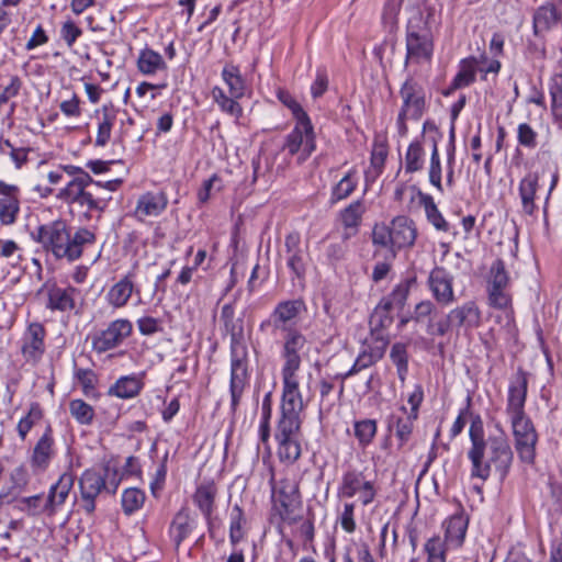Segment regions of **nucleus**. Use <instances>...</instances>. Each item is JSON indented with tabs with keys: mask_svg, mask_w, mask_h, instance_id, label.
<instances>
[{
	"mask_svg": "<svg viewBox=\"0 0 562 562\" xmlns=\"http://www.w3.org/2000/svg\"><path fill=\"white\" fill-rule=\"evenodd\" d=\"M469 436L471 448L468 458L471 461V476L486 481L494 469L499 480H504L512 467L514 453L504 434L485 438L480 416L472 419Z\"/></svg>",
	"mask_w": 562,
	"mask_h": 562,
	"instance_id": "f257e3e1",
	"label": "nucleus"
},
{
	"mask_svg": "<svg viewBox=\"0 0 562 562\" xmlns=\"http://www.w3.org/2000/svg\"><path fill=\"white\" fill-rule=\"evenodd\" d=\"M92 183H94V180L90 175L76 177L58 192L57 198L67 204H77L81 207H86L87 212L95 210L101 213L106 207V203L111 200V196L88 191L87 188L92 186ZM86 216H89L88 213H86Z\"/></svg>",
	"mask_w": 562,
	"mask_h": 562,
	"instance_id": "f03ea898",
	"label": "nucleus"
},
{
	"mask_svg": "<svg viewBox=\"0 0 562 562\" xmlns=\"http://www.w3.org/2000/svg\"><path fill=\"white\" fill-rule=\"evenodd\" d=\"M304 404L299 387L283 386L281 417L278 423L277 438L299 437L301 430V413Z\"/></svg>",
	"mask_w": 562,
	"mask_h": 562,
	"instance_id": "7ed1b4c3",
	"label": "nucleus"
},
{
	"mask_svg": "<svg viewBox=\"0 0 562 562\" xmlns=\"http://www.w3.org/2000/svg\"><path fill=\"white\" fill-rule=\"evenodd\" d=\"M422 24H425L423 14L416 11L407 24L405 66L408 63L419 64L431 59L434 50L431 34L423 29Z\"/></svg>",
	"mask_w": 562,
	"mask_h": 562,
	"instance_id": "20e7f679",
	"label": "nucleus"
},
{
	"mask_svg": "<svg viewBox=\"0 0 562 562\" xmlns=\"http://www.w3.org/2000/svg\"><path fill=\"white\" fill-rule=\"evenodd\" d=\"M400 94L403 105L397 117V130L404 136L407 133L406 120H419L425 111V92L420 85L408 79L402 86Z\"/></svg>",
	"mask_w": 562,
	"mask_h": 562,
	"instance_id": "39448f33",
	"label": "nucleus"
},
{
	"mask_svg": "<svg viewBox=\"0 0 562 562\" xmlns=\"http://www.w3.org/2000/svg\"><path fill=\"white\" fill-rule=\"evenodd\" d=\"M305 337L297 330H289L283 344L282 357L284 363L282 367L283 386L299 387L296 372L301 367V357L299 351L305 346Z\"/></svg>",
	"mask_w": 562,
	"mask_h": 562,
	"instance_id": "423d86ee",
	"label": "nucleus"
},
{
	"mask_svg": "<svg viewBox=\"0 0 562 562\" xmlns=\"http://www.w3.org/2000/svg\"><path fill=\"white\" fill-rule=\"evenodd\" d=\"M510 422L519 459L528 464L533 463L538 436L531 420L524 414L512 416Z\"/></svg>",
	"mask_w": 562,
	"mask_h": 562,
	"instance_id": "0eeeda50",
	"label": "nucleus"
},
{
	"mask_svg": "<svg viewBox=\"0 0 562 562\" xmlns=\"http://www.w3.org/2000/svg\"><path fill=\"white\" fill-rule=\"evenodd\" d=\"M34 238L46 250L52 251L56 258H65L69 241V229L66 222L58 220L40 226Z\"/></svg>",
	"mask_w": 562,
	"mask_h": 562,
	"instance_id": "6e6552de",
	"label": "nucleus"
},
{
	"mask_svg": "<svg viewBox=\"0 0 562 562\" xmlns=\"http://www.w3.org/2000/svg\"><path fill=\"white\" fill-rule=\"evenodd\" d=\"M111 467H104L103 473L94 470H86L80 480V495L82 508L87 514H92L95 509V498L106 487V479L110 477Z\"/></svg>",
	"mask_w": 562,
	"mask_h": 562,
	"instance_id": "1a4fd4ad",
	"label": "nucleus"
},
{
	"mask_svg": "<svg viewBox=\"0 0 562 562\" xmlns=\"http://www.w3.org/2000/svg\"><path fill=\"white\" fill-rule=\"evenodd\" d=\"M284 149L290 155H295L302 151L301 159H306L315 149V135L313 125L308 120L296 121L293 131L286 136Z\"/></svg>",
	"mask_w": 562,
	"mask_h": 562,
	"instance_id": "9d476101",
	"label": "nucleus"
},
{
	"mask_svg": "<svg viewBox=\"0 0 562 562\" xmlns=\"http://www.w3.org/2000/svg\"><path fill=\"white\" fill-rule=\"evenodd\" d=\"M220 318L224 325L225 333L231 337V353L240 355L248 351L244 334V318L241 316L236 317L232 303L225 304L222 307Z\"/></svg>",
	"mask_w": 562,
	"mask_h": 562,
	"instance_id": "9b49d317",
	"label": "nucleus"
},
{
	"mask_svg": "<svg viewBox=\"0 0 562 562\" xmlns=\"http://www.w3.org/2000/svg\"><path fill=\"white\" fill-rule=\"evenodd\" d=\"M231 357L229 391L232 396V408L233 411H236L248 380V351L241 352L240 355L231 353Z\"/></svg>",
	"mask_w": 562,
	"mask_h": 562,
	"instance_id": "f8f14e48",
	"label": "nucleus"
},
{
	"mask_svg": "<svg viewBox=\"0 0 562 562\" xmlns=\"http://www.w3.org/2000/svg\"><path fill=\"white\" fill-rule=\"evenodd\" d=\"M131 331L132 324L127 319H116L93 338V349L99 353L105 352L122 342L124 338L130 336Z\"/></svg>",
	"mask_w": 562,
	"mask_h": 562,
	"instance_id": "ddd939ff",
	"label": "nucleus"
},
{
	"mask_svg": "<svg viewBox=\"0 0 562 562\" xmlns=\"http://www.w3.org/2000/svg\"><path fill=\"white\" fill-rule=\"evenodd\" d=\"M75 477L72 473L65 472L59 480L49 488L48 495L44 501V510L47 517L55 516L65 504L74 486Z\"/></svg>",
	"mask_w": 562,
	"mask_h": 562,
	"instance_id": "4468645a",
	"label": "nucleus"
},
{
	"mask_svg": "<svg viewBox=\"0 0 562 562\" xmlns=\"http://www.w3.org/2000/svg\"><path fill=\"white\" fill-rule=\"evenodd\" d=\"M75 477L72 473L65 472L59 480L49 488L48 495L44 501V510L47 517L55 516L65 504L74 486Z\"/></svg>",
	"mask_w": 562,
	"mask_h": 562,
	"instance_id": "2eb2a0df",
	"label": "nucleus"
},
{
	"mask_svg": "<svg viewBox=\"0 0 562 562\" xmlns=\"http://www.w3.org/2000/svg\"><path fill=\"white\" fill-rule=\"evenodd\" d=\"M75 477L72 473L65 472L59 480L49 488L48 495L44 501V510L47 517L55 516L65 504L74 486Z\"/></svg>",
	"mask_w": 562,
	"mask_h": 562,
	"instance_id": "dca6fc26",
	"label": "nucleus"
},
{
	"mask_svg": "<svg viewBox=\"0 0 562 562\" xmlns=\"http://www.w3.org/2000/svg\"><path fill=\"white\" fill-rule=\"evenodd\" d=\"M46 330L40 323L29 325L21 347V352L27 362L37 363L45 352L44 338Z\"/></svg>",
	"mask_w": 562,
	"mask_h": 562,
	"instance_id": "f3484780",
	"label": "nucleus"
},
{
	"mask_svg": "<svg viewBox=\"0 0 562 562\" xmlns=\"http://www.w3.org/2000/svg\"><path fill=\"white\" fill-rule=\"evenodd\" d=\"M453 278L442 267H436L429 274L428 284L436 301L448 305L454 301Z\"/></svg>",
	"mask_w": 562,
	"mask_h": 562,
	"instance_id": "a211bd4d",
	"label": "nucleus"
},
{
	"mask_svg": "<svg viewBox=\"0 0 562 562\" xmlns=\"http://www.w3.org/2000/svg\"><path fill=\"white\" fill-rule=\"evenodd\" d=\"M284 247L288 267L297 278H301L306 271L307 254L301 246L299 233H290L286 235Z\"/></svg>",
	"mask_w": 562,
	"mask_h": 562,
	"instance_id": "6ab92c4d",
	"label": "nucleus"
},
{
	"mask_svg": "<svg viewBox=\"0 0 562 562\" xmlns=\"http://www.w3.org/2000/svg\"><path fill=\"white\" fill-rule=\"evenodd\" d=\"M305 311V304L302 300H289L280 302L271 314L274 328L288 329L293 325L295 318Z\"/></svg>",
	"mask_w": 562,
	"mask_h": 562,
	"instance_id": "aec40b11",
	"label": "nucleus"
},
{
	"mask_svg": "<svg viewBox=\"0 0 562 562\" xmlns=\"http://www.w3.org/2000/svg\"><path fill=\"white\" fill-rule=\"evenodd\" d=\"M390 228L395 254L401 248L414 245L416 228L412 220L406 216H397L391 222Z\"/></svg>",
	"mask_w": 562,
	"mask_h": 562,
	"instance_id": "412c9836",
	"label": "nucleus"
},
{
	"mask_svg": "<svg viewBox=\"0 0 562 562\" xmlns=\"http://www.w3.org/2000/svg\"><path fill=\"white\" fill-rule=\"evenodd\" d=\"M167 204L168 199L164 192H147L139 196L134 215L138 221H144L147 216H158Z\"/></svg>",
	"mask_w": 562,
	"mask_h": 562,
	"instance_id": "4be33fe9",
	"label": "nucleus"
},
{
	"mask_svg": "<svg viewBox=\"0 0 562 562\" xmlns=\"http://www.w3.org/2000/svg\"><path fill=\"white\" fill-rule=\"evenodd\" d=\"M216 494L217 490L215 485L210 483L200 485L192 496L193 503L201 510L202 515L206 520L210 533L213 532L214 524L212 514L214 510Z\"/></svg>",
	"mask_w": 562,
	"mask_h": 562,
	"instance_id": "5701e85b",
	"label": "nucleus"
},
{
	"mask_svg": "<svg viewBox=\"0 0 562 562\" xmlns=\"http://www.w3.org/2000/svg\"><path fill=\"white\" fill-rule=\"evenodd\" d=\"M528 381L524 372L517 374L516 381L509 386L506 412L512 416L524 415Z\"/></svg>",
	"mask_w": 562,
	"mask_h": 562,
	"instance_id": "b1692460",
	"label": "nucleus"
},
{
	"mask_svg": "<svg viewBox=\"0 0 562 562\" xmlns=\"http://www.w3.org/2000/svg\"><path fill=\"white\" fill-rule=\"evenodd\" d=\"M538 189L539 176L537 172H528L519 182L518 191L521 207L522 212L527 215H533L537 211L535 199Z\"/></svg>",
	"mask_w": 562,
	"mask_h": 562,
	"instance_id": "393cba45",
	"label": "nucleus"
},
{
	"mask_svg": "<svg viewBox=\"0 0 562 562\" xmlns=\"http://www.w3.org/2000/svg\"><path fill=\"white\" fill-rule=\"evenodd\" d=\"M449 323L453 327H476L480 324L481 313L474 302H467L448 313Z\"/></svg>",
	"mask_w": 562,
	"mask_h": 562,
	"instance_id": "a878e982",
	"label": "nucleus"
},
{
	"mask_svg": "<svg viewBox=\"0 0 562 562\" xmlns=\"http://www.w3.org/2000/svg\"><path fill=\"white\" fill-rule=\"evenodd\" d=\"M94 243L95 234L86 227H79L74 234L69 233L65 259L69 261L79 259L82 256L83 249Z\"/></svg>",
	"mask_w": 562,
	"mask_h": 562,
	"instance_id": "bb28decb",
	"label": "nucleus"
},
{
	"mask_svg": "<svg viewBox=\"0 0 562 562\" xmlns=\"http://www.w3.org/2000/svg\"><path fill=\"white\" fill-rule=\"evenodd\" d=\"M53 445L54 439L52 436V429L50 427H47L46 431L40 438L33 449V454L31 458V464L33 468L45 470L48 467L54 454Z\"/></svg>",
	"mask_w": 562,
	"mask_h": 562,
	"instance_id": "cd10ccee",
	"label": "nucleus"
},
{
	"mask_svg": "<svg viewBox=\"0 0 562 562\" xmlns=\"http://www.w3.org/2000/svg\"><path fill=\"white\" fill-rule=\"evenodd\" d=\"M380 345L375 347L369 346L356 359L351 369L344 374V379L349 378L363 369H367L378 362L385 352L387 341L379 338Z\"/></svg>",
	"mask_w": 562,
	"mask_h": 562,
	"instance_id": "c85d7f7f",
	"label": "nucleus"
},
{
	"mask_svg": "<svg viewBox=\"0 0 562 562\" xmlns=\"http://www.w3.org/2000/svg\"><path fill=\"white\" fill-rule=\"evenodd\" d=\"M561 19L560 13L553 4L540 7L533 15V33L540 35L549 31Z\"/></svg>",
	"mask_w": 562,
	"mask_h": 562,
	"instance_id": "c756f323",
	"label": "nucleus"
},
{
	"mask_svg": "<svg viewBox=\"0 0 562 562\" xmlns=\"http://www.w3.org/2000/svg\"><path fill=\"white\" fill-rule=\"evenodd\" d=\"M192 519L189 509L182 507L173 517L170 532L177 547L190 535L192 530Z\"/></svg>",
	"mask_w": 562,
	"mask_h": 562,
	"instance_id": "7c9ffc66",
	"label": "nucleus"
},
{
	"mask_svg": "<svg viewBox=\"0 0 562 562\" xmlns=\"http://www.w3.org/2000/svg\"><path fill=\"white\" fill-rule=\"evenodd\" d=\"M74 288L61 289L53 285L48 289V303L47 307L50 310L67 311L71 310L75 305L72 294Z\"/></svg>",
	"mask_w": 562,
	"mask_h": 562,
	"instance_id": "2f4dec72",
	"label": "nucleus"
},
{
	"mask_svg": "<svg viewBox=\"0 0 562 562\" xmlns=\"http://www.w3.org/2000/svg\"><path fill=\"white\" fill-rule=\"evenodd\" d=\"M222 78L229 89V94L235 99H240L245 95L246 85L239 69L234 65H227L223 68Z\"/></svg>",
	"mask_w": 562,
	"mask_h": 562,
	"instance_id": "473e14b6",
	"label": "nucleus"
},
{
	"mask_svg": "<svg viewBox=\"0 0 562 562\" xmlns=\"http://www.w3.org/2000/svg\"><path fill=\"white\" fill-rule=\"evenodd\" d=\"M134 284L128 277L116 282L108 293L109 303L115 307L124 306L133 293Z\"/></svg>",
	"mask_w": 562,
	"mask_h": 562,
	"instance_id": "72a5a7b5",
	"label": "nucleus"
},
{
	"mask_svg": "<svg viewBox=\"0 0 562 562\" xmlns=\"http://www.w3.org/2000/svg\"><path fill=\"white\" fill-rule=\"evenodd\" d=\"M137 66L142 74L153 75L160 69H165L166 63L160 54L153 49H144L139 54Z\"/></svg>",
	"mask_w": 562,
	"mask_h": 562,
	"instance_id": "f704fd0d",
	"label": "nucleus"
},
{
	"mask_svg": "<svg viewBox=\"0 0 562 562\" xmlns=\"http://www.w3.org/2000/svg\"><path fill=\"white\" fill-rule=\"evenodd\" d=\"M290 492L284 490H278L273 493V501L276 506H280V516L283 520L295 521V518L291 517L292 507L294 506L296 494L294 486H289Z\"/></svg>",
	"mask_w": 562,
	"mask_h": 562,
	"instance_id": "c9c22d12",
	"label": "nucleus"
},
{
	"mask_svg": "<svg viewBox=\"0 0 562 562\" xmlns=\"http://www.w3.org/2000/svg\"><path fill=\"white\" fill-rule=\"evenodd\" d=\"M278 456L282 462L294 463L301 456L299 437L277 438Z\"/></svg>",
	"mask_w": 562,
	"mask_h": 562,
	"instance_id": "e433bc0d",
	"label": "nucleus"
},
{
	"mask_svg": "<svg viewBox=\"0 0 562 562\" xmlns=\"http://www.w3.org/2000/svg\"><path fill=\"white\" fill-rule=\"evenodd\" d=\"M475 72L476 70L474 60L464 59L461 64L459 72L456 75L450 88L445 92V94H449L453 90L468 87L469 85L474 82Z\"/></svg>",
	"mask_w": 562,
	"mask_h": 562,
	"instance_id": "4c0bfd02",
	"label": "nucleus"
},
{
	"mask_svg": "<svg viewBox=\"0 0 562 562\" xmlns=\"http://www.w3.org/2000/svg\"><path fill=\"white\" fill-rule=\"evenodd\" d=\"M142 389L140 382L134 376H123L111 386L110 394L121 398H131L136 396Z\"/></svg>",
	"mask_w": 562,
	"mask_h": 562,
	"instance_id": "58836bf2",
	"label": "nucleus"
},
{
	"mask_svg": "<svg viewBox=\"0 0 562 562\" xmlns=\"http://www.w3.org/2000/svg\"><path fill=\"white\" fill-rule=\"evenodd\" d=\"M373 256L375 259L382 258V260L376 261L372 272V280L374 282H379L383 280L390 272L396 254L392 249H387L386 251L374 250Z\"/></svg>",
	"mask_w": 562,
	"mask_h": 562,
	"instance_id": "ea45409f",
	"label": "nucleus"
},
{
	"mask_svg": "<svg viewBox=\"0 0 562 562\" xmlns=\"http://www.w3.org/2000/svg\"><path fill=\"white\" fill-rule=\"evenodd\" d=\"M390 303H383L382 301L374 308L370 316L371 330L378 331L390 327L393 323V316L391 315Z\"/></svg>",
	"mask_w": 562,
	"mask_h": 562,
	"instance_id": "a19ab883",
	"label": "nucleus"
},
{
	"mask_svg": "<svg viewBox=\"0 0 562 562\" xmlns=\"http://www.w3.org/2000/svg\"><path fill=\"white\" fill-rule=\"evenodd\" d=\"M212 97L222 111L228 113L232 116H235L236 119L241 116L243 109L237 102V99L233 98L231 94L227 97L225 92L218 87L213 88Z\"/></svg>",
	"mask_w": 562,
	"mask_h": 562,
	"instance_id": "79ce46f5",
	"label": "nucleus"
},
{
	"mask_svg": "<svg viewBox=\"0 0 562 562\" xmlns=\"http://www.w3.org/2000/svg\"><path fill=\"white\" fill-rule=\"evenodd\" d=\"M366 207L361 201L349 204L340 213V220L345 228L357 229L361 223Z\"/></svg>",
	"mask_w": 562,
	"mask_h": 562,
	"instance_id": "37998d69",
	"label": "nucleus"
},
{
	"mask_svg": "<svg viewBox=\"0 0 562 562\" xmlns=\"http://www.w3.org/2000/svg\"><path fill=\"white\" fill-rule=\"evenodd\" d=\"M413 418L411 415L406 417L392 416L390 422V429H394L395 436L398 439V447H403L409 439L413 431Z\"/></svg>",
	"mask_w": 562,
	"mask_h": 562,
	"instance_id": "c03bdc74",
	"label": "nucleus"
},
{
	"mask_svg": "<svg viewBox=\"0 0 562 562\" xmlns=\"http://www.w3.org/2000/svg\"><path fill=\"white\" fill-rule=\"evenodd\" d=\"M353 434L358 439L359 446L370 445L376 434V422L373 419L358 420L353 425Z\"/></svg>",
	"mask_w": 562,
	"mask_h": 562,
	"instance_id": "a18cd8bd",
	"label": "nucleus"
},
{
	"mask_svg": "<svg viewBox=\"0 0 562 562\" xmlns=\"http://www.w3.org/2000/svg\"><path fill=\"white\" fill-rule=\"evenodd\" d=\"M20 202L15 195L0 198V222L3 225H11L15 222L20 210Z\"/></svg>",
	"mask_w": 562,
	"mask_h": 562,
	"instance_id": "49530a36",
	"label": "nucleus"
},
{
	"mask_svg": "<svg viewBox=\"0 0 562 562\" xmlns=\"http://www.w3.org/2000/svg\"><path fill=\"white\" fill-rule=\"evenodd\" d=\"M114 121L115 114L108 106H103L102 119L98 126L95 146L103 147L109 142Z\"/></svg>",
	"mask_w": 562,
	"mask_h": 562,
	"instance_id": "de8ad7c7",
	"label": "nucleus"
},
{
	"mask_svg": "<svg viewBox=\"0 0 562 562\" xmlns=\"http://www.w3.org/2000/svg\"><path fill=\"white\" fill-rule=\"evenodd\" d=\"M372 243L376 247L375 250L386 251L387 249L394 250L392 241V233L389 225L378 223L372 229Z\"/></svg>",
	"mask_w": 562,
	"mask_h": 562,
	"instance_id": "09e8293b",
	"label": "nucleus"
},
{
	"mask_svg": "<svg viewBox=\"0 0 562 562\" xmlns=\"http://www.w3.org/2000/svg\"><path fill=\"white\" fill-rule=\"evenodd\" d=\"M145 502V494L136 487L126 488L122 495V508L126 515L138 510Z\"/></svg>",
	"mask_w": 562,
	"mask_h": 562,
	"instance_id": "8fccbe9b",
	"label": "nucleus"
},
{
	"mask_svg": "<svg viewBox=\"0 0 562 562\" xmlns=\"http://www.w3.org/2000/svg\"><path fill=\"white\" fill-rule=\"evenodd\" d=\"M356 171L350 170L340 181L333 188L331 200L340 201L348 198L356 189L357 181L355 179Z\"/></svg>",
	"mask_w": 562,
	"mask_h": 562,
	"instance_id": "3c124183",
	"label": "nucleus"
},
{
	"mask_svg": "<svg viewBox=\"0 0 562 562\" xmlns=\"http://www.w3.org/2000/svg\"><path fill=\"white\" fill-rule=\"evenodd\" d=\"M509 284V277L502 259L497 258L491 266L487 285L496 288H507Z\"/></svg>",
	"mask_w": 562,
	"mask_h": 562,
	"instance_id": "603ef678",
	"label": "nucleus"
},
{
	"mask_svg": "<svg viewBox=\"0 0 562 562\" xmlns=\"http://www.w3.org/2000/svg\"><path fill=\"white\" fill-rule=\"evenodd\" d=\"M246 519L244 517V512L239 505H235L231 512V526H229V539L233 544L238 543L243 537V526L245 525Z\"/></svg>",
	"mask_w": 562,
	"mask_h": 562,
	"instance_id": "864d4df0",
	"label": "nucleus"
},
{
	"mask_svg": "<svg viewBox=\"0 0 562 562\" xmlns=\"http://www.w3.org/2000/svg\"><path fill=\"white\" fill-rule=\"evenodd\" d=\"M69 411L71 416L82 425L91 424L94 416L92 406L79 398L69 403Z\"/></svg>",
	"mask_w": 562,
	"mask_h": 562,
	"instance_id": "5fc2aeb1",
	"label": "nucleus"
},
{
	"mask_svg": "<svg viewBox=\"0 0 562 562\" xmlns=\"http://www.w3.org/2000/svg\"><path fill=\"white\" fill-rule=\"evenodd\" d=\"M366 482L362 473L355 471L347 472L342 477L341 494L346 497H353Z\"/></svg>",
	"mask_w": 562,
	"mask_h": 562,
	"instance_id": "6e6d98bb",
	"label": "nucleus"
},
{
	"mask_svg": "<svg viewBox=\"0 0 562 562\" xmlns=\"http://www.w3.org/2000/svg\"><path fill=\"white\" fill-rule=\"evenodd\" d=\"M427 562H446V544L439 536L430 538L425 544Z\"/></svg>",
	"mask_w": 562,
	"mask_h": 562,
	"instance_id": "4d7b16f0",
	"label": "nucleus"
},
{
	"mask_svg": "<svg viewBox=\"0 0 562 562\" xmlns=\"http://www.w3.org/2000/svg\"><path fill=\"white\" fill-rule=\"evenodd\" d=\"M424 150L418 142L412 143L405 157V169L407 172H415L423 167Z\"/></svg>",
	"mask_w": 562,
	"mask_h": 562,
	"instance_id": "13d9d810",
	"label": "nucleus"
},
{
	"mask_svg": "<svg viewBox=\"0 0 562 562\" xmlns=\"http://www.w3.org/2000/svg\"><path fill=\"white\" fill-rule=\"evenodd\" d=\"M390 357L394 364L397 367V372L401 379H404L405 373L407 372V351L406 346L401 342H396L393 345L391 349Z\"/></svg>",
	"mask_w": 562,
	"mask_h": 562,
	"instance_id": "bf43d9fd",
	"label": "nucleus"
},
{
	"mask_svg": "<svg viewBox=\"0 0 562 562\" xmlns=\"http://www.w3.org/2000/svg\"><path fill=\"white\" fill-rule=\"evenodd\" d=\"M75 376L81 384L85 395L93 396L95 394L97 376L92 370L77 369Z\"/></svg>",
	"mask_w": 562,
	"mask_h": 562,
	"instance_id": "052dcab7",
	"label": "nucleus"
},
{
	"mask_svg": "<svg viewBox=\"0 0 562 562\" xmlns=\"http://www.w3.org/2000/svg\"><path fill=\"white\" fill-rule=\"evenodd\" d=\"M425 210L429 222L439 231H448V223L442 217L430 196L425 198Z\"/></svg>",
	"mask_w": 562,
	"mask_h": 562,
	"instance_id": "680f3d73",
	"label": "nucleus"
},
{
	"mask_svg": "<svg viewBox=\"0 0 562 562\" xmlns=\"http://www.w3.org/2000/svg\"><path fill=\"white\" fill-rule=\"evenodd\" d=\"M278 99L292 111V114L294 115L296 121L310 119L306 112L300 105V103L296 102V100L292 97V94L289 91L279 90Z\"/></svg>",
	"mask_w": 562,
	"mask_h": 562,
	"instance_id": "e2e57ef3",
	"label": "nucleus"
},
{
	"mask_svg": "<svg viewBox=\"0 0 562 562\" xmlns=\"http://www.w3.org/2000/svg\"><path fill=\"white\" fill-rule=\"evenodd\" d=\"M506 289L487 285L490 305L496 308H506L510 303V295Z\"/></svg>",
	"mask_w": 562,
	"mask_h": 562,
	"instance_id": "0e129e2a",
	"label": "nucleus"
},
{
	"mask_svg": "<svg viewBox=\"0 0 562 562\" xmlns=\"http://www.w3.org/2000/svg\"><path fill=\"white\" fill-rule=\"evenodd\" d=\"M408 293V283H400L387 297L382 300V302L390 303L391 308L394 306L402 308L407 300Z\"/></svg>",
	"mask_w": 562,
	"mask_h": 562,
	"instance_id": "69168bd1",
	"label": "nucleus"
},
{
	"mask_svg": "<svg viewBox=\"0 0 562 562\" xmlns=\"http://www.w3.org/2000/svg\"><path fill=\"white\" fill-rule=\"evenodd\" d=\"M21 509L30 516H38L44 514V501L42 495H33L24 497L20 501Z\"/></svg>",
	"mask_w": 562,
	"mask_h": 562,
	"instance_id": "338daca9",
	"label": "nucleus"
},
{
	"mask_svg": "<svg viewBox=\"0 0 562 562\" xmlns=\"http://www.w3.org/2000/svg\"><path fill=\"white\" fill-rule=\"evenodd\" d=\"M552 98V111L557 117L562 119V76L554 78L550 88Z\"/></svg>",
	"mask_w": 562,
	"mask_h": 562,
	"instance_id": "774afa93",
	"label": "nucleus"
}]
</instances>
